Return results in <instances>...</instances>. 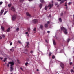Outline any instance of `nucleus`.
Masks as SVG:
<instances>
[{
    "label": "nucleus",
    "instance_id": "obj_1",
    "mask_svg": "<svg viewBox=\"0 0 74 74\" xmlns=\"http://www.w3.org/2000/svg\"><path fill=\"white\" fill-rule=\"evenodd\" d=\"M9 64L10 65V71H12V70H14V66H13L14 65V62H8V64L7 65V67H9Z\"/></svg>",
    "mask_w": 74,
    "mask_h": 74
},
{
    "label": "nucleus",
    "instance_id": "obj_2",
    "mask_svg": "<svg viewBox=\"0 0 74 74\" xmlns=\"http://www.w3.org/2000/svg\"><path fill=\"white\" fill-rule=\"evenodd\" d=\"M61 30H63V32L65 34H67V29H66L62 27H61Z\"/></svg>",
    "mask_w": 74,
    "mask_h": 74
},
{
    "label": "nucleus",
    "instance_id": "obj_3",
    "mask_svg": "<svg viewBox=\"0 0 74 74\" xmlns=\"http://www.w3.org/2000/svg\"><path fill=\"white\" fill-rule=\"evenodd\" d=\"M16 15H13L12 17V21H14V20L16 19Z\"/></svg>",
    "mask_w": 74,
    "mask_h": 74
},
{
    "label": "nucleus",
    "instance_id": "obj_4",
    "mask_svg": "<svg viewBox=\"0 0 74 74\" xmlns=\"http://www.w3.org/2000/svg\"><path fill=\"white\" fill-rule=\"evenodd\" d=\"M60 66L61 67H62V68H64V64H63V63H62L60 64Z\"/></svg>",
    "mask_w": 74,
    "mask_h": 74
},
{
    "label": "nucleus",
    "instance_id": "obj_5",
    "mask_svg": "<svg viewBox=\"0 0 74 74\" xmlns=\"http://www.w3.org/2000/svg\"><path fill=\"white\" fill-rule=\"evenodd\" d=\"M38 21V20H34L33 21V22H34V23H37V22Z\"/></svg>",
    "mask_w": 74,
    "mask_h": 74
},
{
    "label": "nucleus",
    "instance_id": "obj_6",
    "mask_svg": "<svg viewBox=\"0 0 74 74\" xmlns=\"http://www.w3.org/2000/svg\"><path fill=\"white\" fill-rule=\"evenodd\" d=\"M26 14L27 16H29V17H30V16H31V15H30V14L29 13V12H27L26 13Z\"/></svg>",
    "mask_w": 74,
    "mask_h": 74
},
{
    "label": "nucleus",
    "instance_id": "obj_7",
    "mask_svg": "<svg viewBox=\"0 0 74 74\" xmlns=\"http://www.w3.org/2000/svg\"><path fill=\"white\" fill-rule=\"evenodd\" d=\"M53 6V4H49V5H48V7H49L50 8L51 7H52Z\"/></svg>",
    "mask_w": 74,
    "mask_h": 74
},
{
    "label": "nucleus",
    "instance_id": "obj_8",
    "mask_svg": "<svg viewBox=\"0 0 74 74\" xmlns=\"http://www.w3.org/2000/svg\"><path fill=\"white\" fill-rule=\"evenodd\" d=\"M3 12H4V10L2 9L1 10V12H0L1 15H2V14H3Z\"/></svg>",
    "mask_w": 74,
    "mask_h": 74
},
{
    "label": "nucleus",
    "instance_id": "obj_9",
    "mask_svg": "<svg viewBox=\"0 0 74 74\" xmlns=\"http://www.w3.org/2000/svg\"><path fill=\"white\" fill-rule=\"evenodd\" d=\"M67 0H62L60 2V4H62V3H63L65 1H66Z\"/></svg>",
    "mask_w": 74,
    "mask_h": 74
},
{
    "label": "nucleus",
    "instance_id": "obj_10",
    "mask_svg": "<svg viewBox=\"0 0 74 74\" xmlns=\"http://www.w3.org/2000/svg\"><path fill=\"white\" fill-rule=\"evenodd\" d=\"M14 50V47H13L12 48L10 49V51H12V52H13Z\"/></svg>",
    "mask_w": 74,
    "mask_h": 74
},
{
    "label": "nucleus",
    "instance_id": "obj_11",
    "mask_svg": "<svg viewBox=\"0 0 74 74\" xmlns=\"http://www.w3.org/2000/svg\"><path fill=\"white\" fill-rule=\"evenodd\" d=\"M11 10H12V11H15V8H14V7H12L11 8Z\"/></svg>",
    "mask_w": 74,
    "mask_h": 74
},
{
    "label": "nucleus",
    "instance_id": "obj_12",
    "mask_svg": "<svg viewBox=\"0 0 74 74\" xmlns=\"http://www.w3.org/2000/svg\"><path fill=\"white\" fill-rule=\"evenodd\" d=\"M53 41L54 45H56V42H55V41L53 40Z\"/></svg>",
    "mask_w": 74,
    "mask_h": 74
},
{
    "label": "nucleus",
    "instance_id": "obj_13",
    "mask_svg": "<svg viewBox=\"0 0 74 74\" xmlns=\"http://www.w3.org/2000/svg\"><path fill=\"white\" fill-rule=\"evenodd\" d=\"M40 29H42V28H43V25H40Z\"/></svg>",
    "mask_w": 74,
    "mask_h": 74
},
{
    "label": "nucleus",
    "instance_id": "obj_14",
    "mask_svg": "<svg viewBox=\"0 0 74 74\" xmlns=\"http://www.w3.org/2000/svg\"><path fill=\"white\" fill-rule=\"evenodd\" d=\"M40 1L42 3H44V0H40Z\"/></svg>",
    "mask_w": 74,
    "mask_h": 74
},
{
    "label": "nucleus",
    "instance_id": "obj_15",
    "mask_svg": "<svg viewBox=\"0 0 74 74\" xmlns=\"http://www.w3.org/2000/svg\"><path fill=\"white\" fill-rule=\"evenodd\" d=\"M1 28L2 30H4V27H3V26H1Z\"/></svg>",
    "mask_w": 74,
    "mask_h": 74
},
{
    "label": "nucleus",
    "instance_id": "obj_16",
    "mask_svg": "<svg viewBox=\"0 0 74 74\" xmlns=\"http://www.w3.org/2000/svg\"><path fill=\"white\" fill-rule=\"evenodd\" d=\"M42 4H40L39 5V7L40 8H41V7H42Z\"/></svg>",
    "mask_w": 74,
    "mask_h": 74
},
{
    "label": "nucleus",
    "instance_id": "obj_17",
    "mask_svg": "<svg viewBox=\"0 0 74 74\" xmlns=\"http://www.w3.org/2000/svg\"><path fill=\"white\" fill-rule=\"evenodd\" d=\"M47 8H48V7H47V6H45V10H47Z\"/></svg>",
    "mask_w": 74,
    "mask_h": 74
},
{
    "label": "nucleus",
    "instance_id": "obj_18",
    "mask_svg": "<svg viewBox=\"0 0 74 74\" xmlns=\"http://www.w3.org/2000/svg\"><path fill=\"white\" fill-rule=\"evenodd\" d=\"M45 27H48V25L47 24H45Z\"/></svg>",
    "mask_w": 74,
    "mask_h": 74
},
{
    "label": "nucleus",
    "instance_id": "obj_19",
    "mask_svg": "<svg viewBox=\"0 0 74 74\" xmlns=\"http://www.w3.org/2000/svg\"><path fill=\"white\" fill-rule=\"evenodd\" d=\"M16 30L17 32H18L19 30V28H17L16 29Z\"/></svg>",
    "mask_w": 74,
    "mask_h": 74
},
{
    "label": "nucleus",
    "instance_id": "obj_20",
    "mask_svg": "<svg viewBox=\"0 0 74 74\" xmlns=\"http://www.w3.org/2000/svg\"><path fill=\"white\" fill-rule=\"evenodd\" d=\"M6 60H7V58H5L4 59V60H3V62H5V61H6Z\"/></svg>",
    "mask_w": 74,
    "mask_h": 74
},
{
    "label": "nucleus",
    "instance_id": "obj_21",
    "mask_svg": "<svg viewBox=\"0 0 74 74\" xmlns=\"http://www.w3.org/2000/svg\"><path fill=\"white\" fill-rule=\"evenodd\" d=\"M71 73H74V71L73 69H71Z\"/></svg>",
    "mask_w": 74,
    "mask_h": 74
},
{
    "label": "nucleus",
    "instance_id": "obj_22",
    "mask_svg": "<svg viewBox=\"0 0 74 74\" xmlns=\"http://www.w3.org/2000/svg\"><path fill=\"white\" fill-rule=\"evenodd\" d=\"M10 28H9L7 29V32H9V31H10Z\"/></svg>",
    "mask_w": 74,
    "mask_h": 74
},
{
    "label": "nucleus",
    "instance_id": "obj_23",
    "mask_svg": "<svg viewBox=\"0 0 74 74\" xmlns=\"http://www.w3.org/2000/svg\"><path fill=\"white\" fill-rule=\"evenodd\" d=\"M52 58L53 59H55V56L54 55H53L52 57Z\"/></svg>",
    "mask_w": 74,
    "mask_h": 74
},
{
    "label": "nucleus",
    "instance_id": "obj_24",
    "mask_svg": "<svg viewBox=\"0 0 74 74\" xmlns=\"http://www.w3.org/2000/svg\"><path fill=\"white\" fill-rule=\"evenodd\" d=\"M27 50H25V52L23 51L22 52H23V53H25L26 52H27Z\"/></svg>",
    "mask_w": 74,
    "mask_h": 74
},
{
    "label": "nucleus",
    "instance_id": "obj_25",
    "mask_svg": "<svg viewBox=\"0 0 74 74\" xmlns=\"http://www.w3.org/2000/svg\"><path fill=\"white\" fill-rule=\"evenodd\" d=\"M59 20L60 21V22H62V19L61 18H59Z\"/></svg>",
    "mask_w": 74,
    "mask_h": 74
},
{
    "label": "nucleus",
    "instance_id": "obj_26",
    "mask_svg": "<svg viewBox=\"0 0 74 74\" xmlns=\"http://www.w3.org/2000/svg\"><path fill=\"white\" fill-rule=\"evenodd\" d=\"M7 11H5V12H4V15H5V14H6L7 13Z\"/></svg>",
    "mask_w": 74,
    "mask_h": 74
},
{
    "label": "nucleus",
    "instance_id": "obj_27",
    "mask_svg": "<svg viewBox=\"0 0 74 74\" xmlns=\"http://www.w3.org/2000/svg\"><path fill=\"white\" fill-rule=\"evenodd\" d=\"M70 40V39H68V40H67V42H69V41Z\"/></svg>",
    "mask_w": 74,
    "mask_h": 74
},
{
    "label": "nucleus",
    "instance_id": "obj_28",
    "mask_svg": "<svg viewBox=\"0 0 74 74\" xmlns=\"http://www.w3.org/2000/svg\"><path fill=\"white\" fill-rule=\"evenodd\" d=\"M3 4V2L2 1L0 2V5H1Z\"/></svg>",
    "mask_w": 74,
    "mask_h": 74
},
{
    "label": "nucleus",
    "instance_id": "obj_29",
    "mask_svg": "<svg viewBox=\"0 0 74 74\" xmlns=\"http://www.w3.org/2000/svg\"><path fill=\"white\" fill-rule=\"evenodd\" d=\"M30 28H28V31H29H29H30Z\"/></svg>",
    "mask_w": 74,
    "mask_h": 74
},
{
    "label": "nucleus",
    "instance_id": "obj_30",
    "mask_svg": "<svg viewBox=\"0 0 74 74\" xmlns=\"http://www.w3.org/2000/svg\"><path fill=\"white\" fill-rule=\"evenodd\" d=\"M26 44H27V45H29V42H27Z\"/></svg>",
    "mask_w": 74,
    "mask_h": 74
},
{
    "label": "nucleus",
    "instance_id": "obj_31",
    "mask_svg": "<svg viewBox=\"0 0 74 74\" xmlns=\"http://www.w3.org/2000/svg\"><path fill=\"white\" fill-rule=\"evenodd\" d=\"M27 64H28V63L26 62L25 63V66H27Z\"/></svg>",
    "mask_w": 74,
    "mask_h": 74
},
{
    "label": "nucleus",
    "instance_id": "obj_32",
    "mask_svg": "<svg viewBox=\"0 0 74 74\" xmlns=\"http://www.w3.org/2000/svg\"><path fill=\"white\" fill-rule=\"evenodd\" d=\"M8 7H11V4H9L8 5Z\"/></svg>",
    "mask_w": 74,
    "mask_h": 74
},
{
    "label": "nucleus",
    "instance_id": "obj_33",
    "mask_svg": "<svg viewBox=\"0 0 74 74\" xmlns=\"http://www.w3.org/2000/svg\"><path fill=\"white\" fill-rule=\"evenodd\" d=\"M2 37H3V38L5 37V36H4V35H2Z\"/></svg>",
    "mask_w": 74,
    "mask_h": 74
},
{
    "label": "nucleus",
    "instance_id": "obj_34",
    "mask_svg": "<svg viewBox=\"0 0 74 74\" xmlns=\"http://www.w3.org/2000/svg\"><path fill=\"white\" fill-rule=\"evenodd\" d=\"M34 31H36V28H35L33 29Z\"/></svg>",
    "mask_w": 74,
    "mask_h": 74
},
{
    "label": "nucleus",
    "instance_id": "obj_35",
    "mask_svg": "<svg viewBox=\"0 0 74 74\" xmlns=\"http://www.w3.org/2000/svg\"><path fill=\"white\" fill-rule=\"evenodd\" d=\"M20 2H23V0H20Z\"/></svg>",
    "mask_w": 74,
    "mask_h": 74
},
{
    "label": "nucleus",
    "instance_id": "obj_36",
    "mask_svg": "<svg viewBox=\"0 0 74 74\" xmlns=\"http://www.w3.org/2000/svg\"><path fill=\"white\" fill-rule=\"evenodd\" d=\"M67 2H66L65 4V6H67Z\"/></svg>",
    "mask_w": 74,
    "mask_h": 74
},
{
    "label": "nucleus",
    "instance_id": "obj_37",
    "mask_svg": "<svg viewBox=\"0 0 74 74\" xmlns=\"http://www.w3.org/2000/svg\"><path fill=\"white\" fill-rule=\"evenodd\" d=\"M26 48H29V46H28V45L26 46Z\"/></svg>",
    "mask_w": 74,
    "mask_h": 74
},
{
    "label": "nucleus",
    "instance_id": "obj_38",
    "mask_svg": "<svg viewBox=\"0 0 74 74\" xmlns=\"http://www.w3.org/2000/svg\"><path fill=\"white\" fill-rule=\"evenodd\" d=\"M12 42H11L10 44V45H12Z\"/></svg>",
    "mask_w": 74,
    "mask_h": 74
},
{
    "label": "nucleus",
    "instance_id": "obj_39",
    "mask_svg": "<svg viewBox=\"0 0 74 74\" xmlns=\"http://www.w3.org/2000/svg\"><path fill=\"white\" fill-rule=\"evenodd\" d=\"M51 54H52V53H51V52H50L49 53V56H51Z\"/></svg>",
    "mask_w": 74,
    "mask_h": 74
},
{
    "label": "nucleus",
    "instance_id": "obj_40",
    "mask_svg": "<svg viewBox=\"0 0 74 74\" xmlns=\"http://www.w3.org/2000/svg\"><path fill=\"white\" fill-rule=\"evenodd\" d=\"M0 39L1 40L2 39V37H1V36H0Z\"/></svg>",
    "mask_w": 74,
    "mask_h": 74
},
{
    "label": "nucleus",
    "instance_id": "obj_41",
    "mask_svg": "<svg viewBox=\"0 0 74 74\" xmlns=\"http://www.w3.org/2000/svg\"><path fill=\"white\" fill-rule=\"evenodd\" d=\"M20 69H21V70H22V71H23V69H22V68H20Z\"/></svg>",
    "mask_w": 74,
    "mask_h": 74
},
{
    "label": "nucleus",
    "instance_id": "obj_42",
    "mask_svg": "<svg viewBox=\"0 0 74 74\" xmlns=\"http://www.w3.org/2000/svg\"><path fill=\"white\" fill-rule=\"evenodd\" d=\"M70 4H71V2H69V3H68V5H70Z\"/></svg>",
    "mask_w": 74,
    "mask_h": 74
},
{
    "label": "nucleus",
    "instance_id": "obj_43",
    "mask_svg": "<svg viewBox=\"0 0 74 74\" xmlns=\"http://www.w3.org/2000/svg\"><path fill=\"white\" fill-rule=\"evenodd\" d=\"M73 64V63L72 62H70V65H71V64Z\"/></svg>",
    "mask_w": 74,
    "mask_h": 74
},
{
    "label": "nucleus",
    "instance_id": "obj_44",
    "mask_svg": "<svg viewBox=\"0 0 74 74\" xmlns=\"http://www.w3.org/2000/svg\"><path fill=\"white\" fill-rule=\"evenodd\" d=\"M25 34H28V32H26L25 33Z\"/></svg>",
    "mask_w": 74,
    "mask_h": 74
},
{
    "label": "nucleus",
    "instance_id": "obj_45",
    "mask_svg": "<svg viewBox=\"0 0 74 74\" xmlns=\"http://www.w3.org/2000/svg\"><path fill=\"white\" fill-rule=\"evenodd\" d=\"M33 51H31L30 52V53H33Z\"/></svg>",
    "mask_w": 74,
    "mask_h": 74
},
{
    "label": "nucleus",
    "instance_id": "obj_46",
    "mask_svg": "<svg viewBox=\"0 0 74 74\" xmlns=\"http://www.w3.org/2000/svg\"><path fill=\"white\" fill-rule=\"evenodd\" d=\"M47 32L48 33H50V31H48Z\"/></svg>",
    "mask_w": 74,
    "mask_h": 74
},
{
    "label": "nucleus",
    "instance_id": "obj_47",
    "mask_svg": "<svg viewBox=\"0 0 74 74\" xmlns=\"http://www.w3.org/2000/svg\"><path fill=\"white\" fill-rule=\"evenodd\" d=\"M62 15H63V13H62L61 14V16H62Z\"/></svg>",
    "mask_w": 74,
    "mask_h": 74
},
{
    "label": "nucleus",
    "instance_id": "obj_48",
    "mask_svg": "<svg viewBox=\"0 0 74 74\" xmlns=\"http://www.w3.org/2000/svg\"><path fill=\"white\" fill-rule=\"evenodd\" d=\"M3 58H1V57H0V59H1V60H2V59H3Z\"/></svg>",
    "mask_w": 74,
    "mask_h": 74
},
{
    "label": "nucleus",
    "instance_id": "obj_49",
    "mask_svg": "<svg viewBox=\"0 0 74 74\" xmlns=\"http://www.w3.org/2000/svg\"><path fill=\"white\" fill-rule=\"evenodd\" d=\"M18 42L20 43L21 44V41H18Z\"/></svg>",
    "mask_w": 74,
    "mask_h": 74
},
{
    "label": "nucleus",
    "instance_id": "obj_50",
    "mask_svg": "<svg viewBox=\"0 0 74 74\" xmlns=\"http://www.w3.org/2000/svg\"><path fill=\"white\" fill-rule=\"evenodd\" d=\"M62 0H58V1H60Z\"/></svg>",
    "mask_w": 74,
    "mask_h": 74
},
{
    "label": "nucleus",
    "instance_id": "obj_51",
    "mask_svg": "<svg viewBox=\"0 0 74 74\" xmlns=\"http://www.w3.org/2000/svg\"><path fill=\"white\" fill-rule=\"evenodd\" d=\"M47 23H49V21H47Z\"/></svg>",
    "mask_w": 74,
    "mask_h": 74
},
{
    "label": "nucleus",
    "instance_id": "obj_52",
    "mask_svg": "<svg viewBox=\"0 0 74 74\" xmlns=\"http://www.w3.org/2000/svg\"><path fill=\"white\" fill-rule=\"evenodd\" d=\"M58 5V3H56V5Z\"/></svg>",
    "mask_w": 74,
    "mask_h": 74
},
{
    "label": "nucleus",
    "instance_id": "obj_53",
    "mask_svg": "<svg viewBox=\"0 0 74 74\" xmlns=\"http://www.w3.org/2000/svg\"><path fill=\"white\" fill-rule=\"evenodd\" d=\"M45 41H46V42H47V40H45Z\"/></svg>",
    "mask_w": 74,
    "mask_h": 74
},
{
    "label": "nucleus",
    "instance_id": "obj_54",
    "mask_svg": "<svg viewBox=\"0 0 74 74\" xmlns=\"http://www.w3.org/2000/svg\"><path fill=\"white\" fill-rule=\"evenodd\" d=\"M37 71H38V69H37Z\"/></svg>",
    "mask_w": 74,
    "mask_h": 74
},
{
    "label": "nucleus",
    "instance_id": "obj_55",
    "mask_svg": "<svg viewBox=\"0 0 74 74\" xmlns=\"http://www.w3.org/2000/svg\"><path fill=\"white\" fill-rule=\"evenodd\" d=\"M52 4H53V1H52Z\"/></svg>",
    "mask_w": 74,
    "mask_h": 74
},
{
    "label": "nucleus",
    "instance_id": "obj_56",
    "mask_svg": "<svg viewBox=\"0 0 74 74\" xmlns=\"http://www.w3.org/2000/svg\"><path fill=\"white\" fill-rule=\"evenodd\" d=\"M29 0V1H32V0Z\"/></svg>",
    "mask_w": 74,
    "mask_h": 74
},
{
    "label": "nucleus",
    "instance_id": "obj_57",
    "mask_svg": "<svg viewBox=\"0 0 74 74\" xmlns=\"http://www.w3.org/2000/svg\"><path fill=\"white\" fill-rule=\"evenodd\" d=\"M49 17H51V15H49Z\"/></svg>",
    "mask_w": 74,
    "mask_h": 74
},
{
    "label": "nucleus",
    "instance_id": "obj_58",
    "mask_svg": "<svg viewBox=\"0 0 74 74\" xmlns=\"http://www.w3.org/2000/svg\"><path fill=\"white\" fill-rule=\"evenodd\" d=\"M73 17H74V15H73Z\"/></svg>",
    "mask_w": 74,
    "mask_h": 74
},
{
    "label": "nucleus",
    "instance_id": "obj_59",
    "mask_svg": "<svg viewBox=\"0 0 74 74\" xmlns=\"http://www.w3.org/2000/svg\"><path fill=\"white\" fill-rule=\"evenodd\" d=\"M67 7H66V9H67Z\"/></svg>",
    "mask_w": 74,
    "mask_h": 74
},
{
    "label": "nucleus",
    "instance_id": "obj_60",
    "mask_svg": "<svg viewBox=\"0 0 74 74\" xmlns=\"http://www.w3.org/2000/svg\"><path fill=\"white\" fill-rule=\"evenodd\" d=\"M11 74H13L12 73H11Z\"/></svg>",
    "mask_w": 74,
    "mask_h": 74
},
{
    "label": "nucleus",
    "instance_id": "obj_61",
    "mask_svg": "<svg viewBox=\"0 0 74 74\" xmlns=\"http://www.w3.org/2000/svg\"><path fill=\"white\" fill-rule=\"evenodd\" d=\"M63 51H64V50H63Z\"/></svg>",
    "mask_w": 74,
    "mask_h": 74
}]
</instances>
